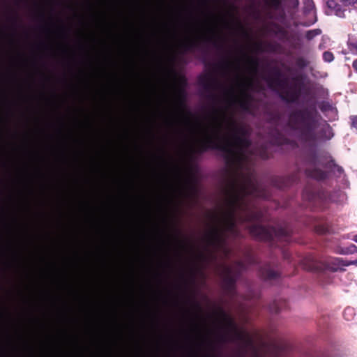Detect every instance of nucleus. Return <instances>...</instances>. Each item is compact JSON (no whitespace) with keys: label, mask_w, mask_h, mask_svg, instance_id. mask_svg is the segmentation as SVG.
<instances>
[{"label":"nucleus","mask_w":357,"mask_h":357,"mask_svg":"<svg viewBox=\"0 0 357 357\" xmlns=\"http://www.w3.org/2000/svg\"><path fill=\"white\" fill-rule=\"evenodd\" d=\"M347 267L349 266H357V259L353 261H347Z\"/></svg>","instance_id":"6e6552de"},{"label":"nucleus","mask_w":357,"mask_h":357,"mask_svg":"<svg viewBox=\"0 0 357 357\" xmlns=\"http://www.w3.org/2000/svg\"><path fill=\"white\" fill-rule=\"evenodd\" d=\"M225 321L228 324V329L229 331H234V332L236 331V328L235 325L232 323V321L230 319H229L228 318H226Z\"/></svg>","instance_id":"423d86ee"},{"label":"nucleus","mask_w":357,"mask_h":357,"mask_svg":"<svg viewBox=\"0 0 357 357\" xmlns=\"http://www.w3.org/2000/svg\"><path fill=\"white\" fill-rule=\"evenodd\" d=\"M201 140L225 152L234 162L241 159L248 144L233 118L222 112L213 115L202 128Z\"/></svg>","instance_id":"f257e3e1"},{"label":"nucleus","mask_w":357,"mask_h":357,"mask_svg":"<svg viewBox=\"0 0 357 357\" xmlns=\"http://www.w3.org/2000/svg\"><path fill=\"white\" fill-rule=\"evenodd\" d=\"M351 121H352V126L354 127L357 128V116L352 117Z\"/></svg>","instance_id":"1a4fd4ad"},{"label":"nucleus","mask_w":357,"mask_h":357,"mask_svg":"<svg viewBox=\"0 0 357 357\" xmlns=\"http://www.w3.org/2000/svg\"><path fill=\"white\" fill-rule=\"evenodd\" d=\"M341 1L344 2V3H354L356 0H340Z\"/></svg>","instance_id":"9d476101"},{"label":"nucleus","mask_w":357,"mask_h":357,"mask_svg":"<svg viewBox=\"0 0 357 357\" xmlns=\"http://www.w3.org/2000/svg\"><path fill=\"white\" fill-rule=\"evenodd\" d=\"M245 97V93L243 90L241 89V92L239 94L236 95L234 98V102L238 103L240 105H243V99Z\"/></svg>","instance_id":"39448f33"},{"label":"nucleus","mask_w":357,"mask_h":357,"mask_svg":"<svg viewBox=\"0 0 357 357\" xmlns=\"http://www.w3.org/2000/svg\"><path fill=\"white\" fill-rule=\"evenodd\" d=\"M250 231L254 236H258L261 238H266L265 233L266 232V230L265 228L261 226L255 225L252 227V228L250 229Z\"/></svg>","instance_id":"20e7f679"},{"label":"nucleus","mask_w":357,"mask_h":357,"mask_svg":"<svg viewBox=\"0 0 357 357\" xmlns=\"http://www.w3.org/2000/svg\"><path fill=\"white\" fill-rule=\"evenodd\" d=\"M353 240H354V241H355L356 243H357V234H356V235H355V236H354Z\"/></svg>","instance_id":"ddd939ff"},{"label":"nucleus","mask_w":357,"mask_h":357,"mask_svg":"<svg viewBox=\"0 0 357 357\" xmlns=\"http://www.w3.org/2000/svg\"><path fill=\"white\" fill-rule=\"evenodd\" d=\"M234 223L231 211L221 212L214 220V225L208 229L206 234V239L209 243H214L219 238L220 230L229 229Z\"/></svg>","instance_id":"f03ea898"},{"label":"nucleus","mask_w":357,"mask_h":357,"mask_svg":"<svg viewBox=\"0 0 357 357\" xmlns=\"http://www.w3.org/2000/svg\"><path fill=\"white\" fill-rule=\"evenodd\" d=\"M347 260L342 258H333L328 261L327 267L333 271H344L347 267Z\"/></svg>","instance_id":"7ed1b4c3"},{"label":"nucleus","mask_w":357,"mask_h":357,"mask_svg":"<svg viewBox=\"0 0 357 357\" xmlns=\"http://www.w3.org/2000/svg\"><path fill=\"white\" fill-rule=\"evenodd\" d=\"M353 66L357 70V59L354 61Z\"/></svg>","instance_id":"f8f14e48"},{"label":"nucleus","mask_w":357,"mask_h":357,"mask_svg":"<svg viewBox=\"0 0 357 357\" xmlns=\"http://www.w3.org/2000/svg\"><path fill=\"white\" fill-rule=\"evenodd\" d=\"M324 59L326 61L330 62L333 60V55L331 52H325L324 54Z\"/></svg>","instance_id":"0eeeda50"},{"label":"nucleus","mask_w":357,"mask_h":357,"mask_svg":"<svg viewBox=\"0 0 357 357\" xmlns=\"http://www.w3.org/2000/svg\"><path fill=\"white\" fill-rule=\"evenodd\" d=\"M335 15L339 16V17H343L344 16L342 12L340 9H337V10L335 11Z\"/></svg>","instance_id":"9b49d317"}]
</instances>
